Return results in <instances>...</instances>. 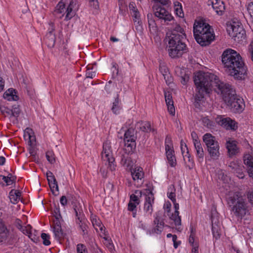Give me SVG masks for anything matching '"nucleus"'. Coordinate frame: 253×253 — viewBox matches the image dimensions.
Returning <instances> with one entry per match:
<instances>
[{"mask_svg":"<svg viewBox=\"0 0 253 253\" xmlns=\"http://www.w3.org/2000/svg\"><path fill=\"white\" fill-rule=\"evenodd\" d=\"M194 82L196 86L194 105L196 108H200L205 94L210 93L212 89L217 92L220 81L213 74L200 71L195 75Z\"/></svg>","mask_w":253,"mask_h":253,"instance_id":"f257e3e1","label":"nucleus"},{"mask_svg":"<svg viewBox=\"0 0 253 253\" xmlns=\"http://www.w3.org/2000/svg\"><path fill=\"white\" fill-rule=\"evenodd\" d=\"M221 58L222 63L228 70L229 75L237 80L245 79L247 67L239 53L231 48H227L223 52Z\"/></svg>","mask_w":253,"mask_h":253,"instance_id":"f03ea898","label":"nucleus"},{"mask_svg":"<svg viewBox=\"0 0 253 253\" xmlns=\"http://www.w3.org/2000/svg\"><path fill=\"white\" fill-rule=\"evenodd\" d=\"M218 86L217 93L222 95L224 101L230 109L235 112H242L245 106L243 99L237 96L231 86L222 82Z\"/></svg>","mask_w":253,"mask_h":253,"instance_id":"7ed1b4c3","label":"nucleus"},{"mask_svg":"<svg viewBox=\"0 0 253 253\" xmlns=\"http://www.w3.org/2000/svg\"><path fill=\"white\" fill-rule=\"evenodd\" d=\"M186 35L181 36L172 35V37L166 36L165 40L168 42L167 46L169 56L172 58H177L188 51L185 44Z\"/></svg>","mask_w":253,"mask_h":253,"instance_id":"20e7f679","label":"nucleus"},{"mask_svg":"<svg viewBox=\"0 0 253 253\" xmlns=\"http://www.w3.org/2000/svg\"><path fill=\"white\" fill-rule=\"evenodd\" d=\"M227 203L234 214L238 218L242 219L246 214V204L243 197L236 193L229 195Z\"/></svg>","mask_w":253,"mask_h":253,"instance_id":"39448f33","label":"nucleus"},{"mask_svg":"<svg viewBox=\"0 0 253 253\" xmlns=\"http://www.w3.org/2000/svg\"><path fill=\"white\" fill-rule=\"evenodd\" d=\"M203 140L211 158L217 160L220 156L219 145L215 137L211 133H207L203 136Z\"/></svg>","mask_w":253,"mask_h":253,"instance_id":"423d86ee","label":"nucleus"},{"mask_svg":"<svg viewBox=\"0 0 253 253\" xmlns=\"http://www.w3.org/2000/svg\"><path fill=\"white\" fill-rule=\"evenodd\" d=\"M227 31L230 37L237 43L246 42V31L241 24L233 22L228 26Z\"/></svg>","mask_w":253,"mask_h":253,"instance_id":"0eeeda50","label":"nucleus"},{"mask_svg":"<svg viewBox=\"0 0 253 253\" xmlns=\"http://www.w3.org/2000/svg\"><path fill=\"white\" fill-rule=\"evenodd\" d=\"M102 158L104 161L108 163V168L111 171L115 169L116 165L114 164L115 158L112 157L111 151L110 143L106 142L103 144Z\"/></svg>","mask_w":253,"mask_h":253,"instance_id":"6e6552de","label":"nucleus"},{"mask_svg":"<svg viewBox=\"0 0 253 253\" xmlns=\"http://www.w3.org/2000/svg\"><path fill=\"white\" fill-rule=\"evenodd\" d=\"M152 9L154 17H157L159 19L164 20L165 22H168L173 18L171 14L165 7H162L158 3L154 4Z\"/></svg>","mask_w":253,"mask_h":253,"instance_id":"1a4fd4ad","label":"nucleus"},{"mask_svg":"<svg viewBox=\"0 0 253 253\" xmlns=\"http://www.w3.org/2000/svg\"><path fill=\"white\" fill-rule=\"evenodd\" d=\"M194 38L196 42L201 46H207L214 39V35L211 32H208L200 35L196 34Z\"/></svg>","mask_w":253,"mask_h":253,"instance_id":"9d476101","label":"nucleus"},{"mask_svg":"<svg viewBox=\"0 0 253 253\" xmlns=\"http://www.w3.org/2000/svg\"><path fill=\"white\" fill-rule=\"evenodd\" d=\"M9 232L4 225L0 222V243H7L9 244H12L15 241L11 235L9 237Z\"/></svg>","mask_w":253,"mask_h":253,"instance_id":"9b49d317","label":"nucleus"},{"mask_svg":"<svg viewBox=\"0 0 253 253\" xmlns=\"http://www.w3.org/2000/svg\"><path fill=\"white\" fill-rule=\"evenodd\" d=\"M153 222L155 225H156V226L151 231L148 230L147 233L149 234L152 233L161 234L163 230L165 223L160 212L156 213Z\"/></svg>","mask_w":253,"mask_h":253,"instance_id":"f8f14e48","label":"nucleus"},{"mask_svg":"<svg viewBox=\"0 0 253 253\" xmlns=\"http://www.w3.org/2000/svg\"><path fill=\"white\" fill-rule=\"evenodd\" d=\"M49 25L50 28L49 29V31L45 36L44 41L47 46L51 48L54 46L56 37L55 34L53 33L55 30L53 23L51 22L49 23Z\"/></svg>","mask_w":253,"mask_h":253,"instance_id":"ddd939ff","label":"nucleus"},{"mask_svg":"<svg viewBox=\"0 0 253 253\" xmlns=\"http://www.w3.org/2000/svg\"><path fill=\"white\" fill-rule=\"evenodd\" d=\"M226 147L230 157L236 155L239 152V148L237 146V142L231 138H229L226 141Z\"/></svg>","mask_w":253,"mask_h":253,"instance_id":"4468645a","label":"nucleus"},{"mask_svg":"<svg viewBox=\"0 0 253 253\" xmlns=\"http://www.w3.org/2000/svg\"><path fill=\"white\" fill-rule=\"evenodd\" d=\"M146 190L148 195H146L144 209L146 212H148L150 214H151L153 211L152 203L154 202V197L152 191L149 189H146Z\"/></svg>","mask_w":253,"mask_h":253,"instance_id":"2eb2a0df","label":"nucleus"},{"mask_svg":"<svg viewBox=\"0 0 253 253\" xmlns=\"http://www.w3.org/2000/svg\"><path fill=\"white\" fill-rule=\"evenodd\" d=\"M219 124L227 129L236 130L238 128L237 123L229 118H223L219 121Z\"/></svg>","mask_w":253,"mask_h":253,"instance_id":"dca6fc26","label":"nucleus"},{"mask_svg":"<svg viewBox=\"0 0 253 253\" xmlns=\"http://www.w3.org/2000/svg\"><path fill=\"white\" fill-rule=\"evenodd\" d=\"M211 31L210 26L205 23H198L197 25H194L193 27V33L194 36H196V34L198 35H202L203 33Z\"/></svg>","mask_w":253,"mask_h":253,"instance_id":"f3484780","label":"nucleus"},{"mask_svg":"<svg viewBox=\"0 0 253 253\" xmlns=\"http://www.w3.org/2000/svg\"><path fill=\"white\" fill-rule=\"evenodd\" d=\"M244 162L247 166L249 175L253 178V156L250 154L245 155L244 157Z\"/></svg>","mask_w":253,"mask_h":253,"instance_id":"a211bd4d","label":"nucleus"},{"mask_svg":"<svg viewBox=\"0 0 253 253\" xmlns=\"http://www.w3.org/2000/svg\"><path fill=\"white\" fill-rule=\"evenodd\" d=\"M212 8L219 15H222L224 13L225 6L224 2L220 0H213L211 1Z\"/></svg>","mask_w":253,"mask_h":253,"instance_id":"6ab92c4d","label":"nucleus"},{"mask_svg":"<svg viewBox=\"0 0 253 253\" xmlns=\"http://www.w3.org/2000/svg\"><path fill=\"white\" fill-rule=\"evenodd\" d=\"M175 209L174 212L169 217L170 219L173 220L175 226H179L181 224V217L179 215V204L175 202H172Z\"/></svg>","mask_w":253,"mask_h":253,"instance_id":"aec40b11","label":"nucleus"},{"mask_svg":"<svg viewBox=\"0 0 253 253\" xmlns=\"http://www.w3.org/2000/svg\"><path fill=\"white\" fill-rule=\"evenodd\" d=\"M131 175L133 180L135 181L141 180L144 177V173L143 171V169L140 167H135L131 169Z\"/></svg>","mask_w":253,"mask_h":253,"instance_id":"412c9836","label":"nucleus"},{"mask_svg":"<svg viewBox=\"0 0 253 253\" xmlns=\"http://www.w3.org/2000/svg\"><path fill=\"white\" fill-rule=\"evenodd\" d=\"M77 0H71L66 10V15L64 20L68 21L73 17L75 14L73 9L75 7L77 3Z\"/></svg>","mask_w":253,"mask_h":253,"instance_id":"4be33fe9","label":"nucleus"},{"mask_svg":"<svg viewBox=\"0 0 253 253\" xmlns=\"http://www.w3.org/2000/svg\"><path fill=\"white\" fill-rule=\"evenodd\" d=\"M165 97L169 112L170 114L174 115L175 114V108L173 106L171 94L169 92H165Z\"/></svg>","mask_w":253,"mask_h":253,"instance_id":"5701e85b","label":"nucleus"},{"mask_svg":"<svg viewBox=\"0 0 253 253\" xmlns=\"http://www.w3.org/2000/svg\"><path fill=\"white\" fill-rule=\"evenodd\" d=\"M17 92L15 89L10 88L3 93V97L4 99H6L8 101H17L19 98L16 94Z\"/></svg>","mask_w":253,"mask_h":253,"instance_id":"b1692460","label":"nucleus"},{"mask_svg":"<svg viewBox=\"0 0 253 253\" xmlns=\"http://www.w3.org/2000/svg\"><path fill=\"white\" fill-rule=\"evenodd\" d=\"M194 147L196 151V156L199 162L202 161L204 157V152L201 143L199 140H194Z\"/></svg>","mask_w":253,"mask_h":253,"instance_id":"393cba45","label":"nucleus"},{"mask_svg":"<svg viewBox=\"0 0 253 253\" xmlns=\"http://www.w3.org/2000/svg\"><path fill=\"white\" fill-rule=\"evenodd\" d=\"M211 223H212V232L213 237L215 239L220 238V229L218 225V222H217V219H215L213 216H211Z\"/></svg>","mask_w":253,"mask_h":253,"instance_id":"a878e982","label":"nucleus"},{"mask_svg":"<svg viewBox=\"0 0 253 253\" xmlns=\"http://www.w3.org/2000/svg\"><path fill=\"white\" fill-rule=\"evenodd\" d=\"M184 147L186 148L187 152L184 154V152L182 153L183 157L184 160L187 166L190 169H193L194 166V161L191 158V156L189 153L188 149L186 144L184 143Z\"/></svg>","mask_w":253,"mask_h":253,"instance_id":"bb28decb","label":"nucleus"},{"mask_svg":"<svg viewBox=\"0 0 253 253\" xmlns=\"http://www.w3.org/2000/svg\"><path fill=\"white\" fill-rule=\"evenodd\" d=\"M137 125H139V129L144 132L148 133L155 131L154 129L151 128L150 122L141 121L137 123Z\"/></svg>","mask_w":253,"mask_h":253,"instance_id":"cd10ccee","label":"nucleus"},{"mask_svg":"<svg viewBox=\"0 0 253 253\" xmlns=\"http://www.w3.org/2000/svg\"><path fill=\"white\" fill-rule=\"evenodd\" d=\"M74 210L76 214V220H82V219L85 218L82 206L80 204H75L74 205Z\"/></svg>","mask_w":253,"mask_h":253,"instance_id":"c85d7f7f","label":"nucleus"},{"mask_svg":"<svg viewBox=\"0 0 253 253\" xmlns=\"http://www.w3.org/2000/svg\"><path fill=\"white\" fill-rule=\"evenodd\" d=\"M66 10L65 2L61 0L58 2L55 8L54 15L57 16L58 14H62L61 16H59L60 18H61L64 16L65 13H66Z\"/></svg>","mask_w":253,"mask_h":253,"instance_id":"c756f323","label":"nucleus"},{"mask_svg":"<svg viewBox=\"0 0 253 253\" xmlns=\"http://www.w3.org/2000/svg\"><path fill=\"white\" fill-rule=\"evenodd\" d=\"M21 192L19 190L12 189L9 192V199L11 202L15 204L20 200L21 197Z\"/></svg>","mask_w":253,"mask_h":253,"instance_id":"7c9ffc66","label":"nucleus"},{"mask_svg":"<svg viewBox=\"0 0 253 253\" xmlns=\"http://www.w3.org/2000/svg\"><path fill=\"white\" fill-rule=\"evenodd\" d=\"M181 36L182 35H186L183 29L179 25H176V26L170 32H168L166 34V36L172 37V35Z\"/></svg>","mask_w":253,"mask_h":253,"instance_id":"2f4dec72","label":"nucleus"},{"mask_svg":"<svg viewBox=\"0 0 253 253\" xmlns=\"http://www.w3.org/2000/svg\"><path fill=\"white\" fill-rule=\"evenodd\" d=\"M87 220L85 218L83 219L80 220H76V222L77 224L79 225L80 228L82 230L83 235H85L88 234L87 231V225L86 224Z\"/></svg>","mask_w":253,"mask_h":253,"instance_id":"473e14b6","label":"nucleus"},{"mask_svg":"<svg viewBox=\"0 0 253 253\" xmlns=\"http://www.w3.org/2000/svg\"><path fill=\"white\" fill-rule=\"evenodd\" d=\"M121 101L119 99V94L117 93L115 97V101L113 103V106L111 108L112 112L116 114L119 113V111L121 109Z\"/></svg>","mask_w":253,"mask_h":253,"instance_id":"72a5a7b5","label":"nucleus"},{"mask_svg":"<svg viewBox=\"0 0 253 253\" xmlns=\"http://www.w3.org/2000/svg\"><path fill=\"white\" fill-rule=\"evenodd\" d=\"M134 129L132 128H129L125 132L124 134V140H135L136 136H134Z\"/></svg>","mask_w":253,"mask_h":253,"instance_id":"f704fd0d","label":"nucleus"},{"mask_svg":"<svg viewBox=\"0 0 253 253\" xmlns=\"http://www.w3.org/2000/svg\"><path fill=\"white\" fill-rule=\"evenodd\" d=\"M53 232L55 238L56 239L59 240L63 237V232L61 226H59L58 225L56 226H54Z\"/></svg>","mask_w":253,"mask_h":253,"instance_id":"c9c22d12","label":"nucleus"},{"mask_svg":"<svg viewBox=\"0 0 253 253\" xmlns=\"http://www.w3.org/2000/svg\"><path fill=\"white\" fill-rule=\"evenodd\" d=\"M0 177H2V179L6 183L7 185H9L15 182L16 179V176L12 175L11 173L8 174L7 176L0 175Z\"/></svg>","mask_w":253,"mask_h":253,"instance_id":"e433bc0d","label":"nucleus"},{"mask_svg":"<svg viewBox=\"0 0 253 253\" xmlns=\"http://www.w3.org/2000/svg\"><path fill=\"white\" fill-rule=\"evenodd\" d=\"M91 222L94 228L99 227L100 230L102 231L103 230L104 226L102 225L101 221L99 219H97L96 217L91 218Z\"/></svg>","mask_w":253,"mask_h":253,"instance_id":"4c0bfd02","label":"nucleus"},{"mask_svg":"<svg viewBox=\"0 0 253 253\" xmlns=\"http://www.w3.org/2000/svg\"><path fill=\"white\" fill-rule=\"evenodd\" d=\"M20 112L21 111L19 108V105L18 104H15L12 106V108L11 109V116L17 118L19 116Z\"/></svg>","mask_w":253,"mask_h":253,"instance_id":"58836bf2","label":"nucleus"},{"mask_svg":"<svg viewBox=\"0 0 253 253\" xmlns=\"http://www.w3.org/2000/svg\"><path fill=\"white\" fill-rule=\"evenodd\" d=\"M115 86H117V84L111 81H109L105 86V90L108 94L111 93Z\"/></svg>","mask_w":253,"mask_h":253,"instance_id":"ea45409f","label":"nucleus"},{"mask_svg":"<svg viewBox=\"0 0 253 253\" xmlns=\"http://www.w3.org/2000/svg\"><path fill=\"white\" fill-rule=\"evenodd\" d=\"M46 158L47 161L51 164L55 162V155L52 151H48L46 152Z\"/></svg>","mask_w":253,"mask_h":253,"instance_id":"a19ab883","label":"nucleus"},{"mask_svg":"<svg viewBox=\"0 0 253 253\" xmlns=\"http://www.w3.org/2000/svg\"><path fill=\"white\" fill-rule=\"evenodd\" d=\"M130 158L128 157L127 155H123L122 156V159H121V164L123 166H126L127 167H129L130 166Z\"/></svg>","mask_w":253,"mask_h":253,"instance_id":"79ce46f5","label":"nucleus"},{"mask_svg":"<svg viewBox=\"0 0 253 253\" xmlns=\"http://www.w3.org/2000/svg\"><path fill=\"white\" fill-rule=\"evenodd\" d=\"M147 19L148 24L149 26H152V27H156V23L155 20L154 18V15L152 13H149L147 14Z\"/></svg>","mask_w":253,"mask_h":253,"instance_id":"37998d69","label":"nucleus"},{"mask_svg":"<svg viewBox=\"0 0 253 253\" xmlns=\"http://www.w3.org/2000/svg\"><path fill=\"white\" fill-rule=\"evenodd\" d=\"M202 122L205 126L208 128H212L214 125L213 122L211 121L207 117H204L202 119Z\"/></svg>","mask_w":253,"mask_h":253,"instance_id":"c03bdc74","label":"nucleus"},{"mask_svg":"<svg viewBox=\"0 0 253 253\" xmlns=\"http://www.w3.org/2000/svg\"><path fill=\"white\" fill-rule=\"evenodd\" d=\"M93 69V66L88 65L87 66V71L86 73V77L87 78L92 79L95 76V72L90 71V70Z\"/></svg>","mask_w":253,"mask_h":253,"instance_id":"a18cd8bd","label":"nucleus"},{"mask_svg":"<svg viewBox=\"0 0 253 253\" xmlns=\"http://www.w3.org/2000/svg\"><path fill=\"white\" fill-rule=\"evenodd\" d=\"M241 165H239L236 162L233 161L231 162L228 165L229 170H230L232 172L236 171L237 168H239Z\"/></svg>","mask_w":253,"mask_h":253,"instance_id":"49530a36","label":"nucleus"},{"mask_svg":"<svg viewBox=\"0 0 253 253\" xmlns=\"http://www.w3.org/2000/svg\"><path fill=\"white\" fill-rule=\"evenodd\" d=\"M41 238L43 240V244L45 246H48L50 244L49 241V235L47 234L43 233L41 234Z\"/></svg>","mask_w":253,"mask_h":253,"instance_id":"de8ad7c7","label":"nucleus"},{"mask_svg":"<svg viewBox=\"0 0 253 253\" xmlns=\"http://www.w3.org/2000/svg\"><path fill=\"white\" fill-rule=\"evenodd\" d=\"M181 76L180 77V82L183 84H186L188 82L189 77L188 74L185 72L183 73L182 71L180 72Z\"/></svg>","mask_w":253,"mask_h":253,"instance_id":"09e8293b","label":"nucleus"},{"mask_svg":"<svg viewBox=\"0 0 253 253\" xmlns=\"http://www.w3.org/2000/svg\"><path fill=\"white\" fill-rule=\"evenodd\" d=\"M242 166H240L237 168L236 171H234L233 173H235L237 177L239 178L242 179L244 177L245 174L243 171Z\"/></svg>","mask_w":253,"mask_h":253,"instance_id":"8fccbe9b","label":"nucleus"},{"mask_svg":"<svg viewBox=\"0 0 253 253\" xmlns=\"http://www.w3.org/2000/svg\"><path fill=\"white\" fill-rule=\"evenodd\" d=\"M124 142L125 145L127 147H130L131 150L135 147L136 143L135 140H129L127 139V140H124Z\"/></svg>","mask_w":253,"mask_h":253,"instance_id":"3c124183","label":"nucleus"},{"mask_svg":"<svg viewBox=\"0 0 253 253\" xmlns=\"http://www.w3.org/2000/svg\"><path fill=\"white\" fill-rule=\"evenodd\" d=\"M167 160L170 166L174 167L176 165V160L174 155L167 157Z\"/></svg>","mask_w":253,"mask_h":253,"instance_id":"603ef678","label":"nucleus"},{"mask_svg":"<svg viewBox=\"0 0 253 253\" xmlns=\"http://www.w3.org/2000/svg\"><path fill=\"white\" fill-rule=\"evenodd\" d=\"M163 77L164 78L166 84L168 85H170L172 83H173V78L169 73H167V74H165V76H164Z\"/></svg>","mask_w":253,"mask_h":253,"instance_id":"864d4df0","label":"nucleus"},{"mask_svg":"<svg viewBox=\"0 0 253 253\" xmlns=\"http://www.w3.org/2000/svg\"><path fill=\"white\" fill-rule=\"evenodd\" d=\"M77 253H87V250L85 246L81 244H79L77 247Z\"/></svg>","mask_w":253,"mask_h":253,"instance_id":"5fc2aeb1","label":"nucleus"},{"mask_svg":"<svg viewBox=\"0 0 253 253\" xmlns=\"http://www.w3.org/2000/svg\"><path fill=\"white\" fill-rule=\"evenodd\" d=\"M53 215L55 217L56 219H62V216L60 211V209L59 206L56 207L55 206L54 211H53Z\"/></svg>","mask_w":253,"mask_h":253,"instance_id":"6e6d98bb","label":"nucleus"},{"mask_svg":"<svg viewBox=\"0 0 253 253\" xmlns=\"http://www.w3.org/2000/svg\"><path fill=\"white\" fill-rule=\"evenodd\" d=\"M154 4L158 3L161 5L167 6L170 3V0H153Z\"/></svg>","mask_w":253,"mask_h":253,"instance_id":"4d7b16f0","label":"nucleus"},{"mask_svg":"<svg viewBox=\"0 0 253 253\" xmlns=\"http://www.w3.org/2000/svg\"><path fill=\"white\" fill-rule=\"evenodd\" d=\"M170 147H173V145L171 142V138L168 136H167L165 140V148H167L168 150H169V149Z\"/></svg>","mask_w":253,"mask_h":253,"instance_id":"13d9d810","label":"nucleus"},{"mask_svg":"<svg viewBox=\"0 0 253 253\" xmlns=\"http://www.w3.org/2000/svg\"><path fill=\"white\" fill-rule=\"evenodd\" d=\"M89 5L94 9L99 8V2L98 0H88Z\"/></svg>","mask_w":253,"mask_h":253,"instance_id":"bf43d9fd","label":"nucleus"},{"mask_svg":"<svg viewBox=\"0 0 253 253\" xmlns=\"http://www.w3.org/2000/svg\"><path fill=\"white\" fill-rule=\"evenodd\" d=\"M113 76H117L119 73L118 66L116 63H113L112 64Z\"/></svg>","mask_w":253,"mask_h":253,"instance_id":"052dcab7","label":"nucleus"},{"mask_svg":"<svg viewBox=\"0 0 253 253\" xmlns=\"http://www.w3.org/2000/svg\"><path fill=\"white\" fill-rule=\"evenodd\" d=\"M128 7L129 10L131 11L132 13H137V11H138V9L136 8L135 3L134 2H130L129 4Z\"/></svg>","mask_w":253,"mask_h":253,"instance_id":"680f3d73","label":"nucleus"},{"mask_svg":"<svg viewBox=\"0 0 253 253\" xmlns=\"http://www.w3.org/2000/svg\"><path fill=\"white\" fill-rule=\"evenodd\" d=\"M176 14L179 17H182L184 16V13L182 10V6L177 7L175 8Z\"/></svg>","mask_w":253,"mask_h":253,"instance_id":"e2e57ef3","label":"nucleus"},{"mask_svg":"<svg viewBox=\"0 0 253 253\" xmlns=\"http://www.w3.org/2000/svg\"><path fill=\"white\" fill-rule=\"evenodd\" d=\"M159 70L161 73L163 75V76H165V74H167V73H169V70L167 67L164 65H160L159 67Z\"/></svg>","mask_w":253,"mask_h":253,"instance_id":"0e129e2a","label":"nucleus"},{"mask_svg":"<svg viewBox=\"0 0 253 253\" xmlns=\"http://www.w3.org/2000/svg\"><path fill=\"white\" fill-rule=\"evenodd\" d=\"M129 202L136 203V204L138 205L140 203L139 199L137 197H136L135 195H134L133 194L130 195V200Z\"/></svg>","mask_w":253,"mask_h":253,"instance_id":"69168bd1","label":"nucleus"},{"mask_svg":"<svg viewBox=\"0 0 253 253\" xmlns=\"http://www.w3.org/2000/svg\"><path fill=\"white\" fill-rule=\"evenodd\" d=\"M29 148L28 149L30 154L31 156H34L35 154H36V145H29Z\"/></svg>","mask_w":253,"mask_h":253,"instance_id":"338daca9","label":"nucleus"},{"mask_svg":"<svg viewBox=\"0 0 253 253\" xmlns=\"http://www.w3.org/2000/svg\"><path fill=\"white\" fill-rule=\"evenodd\" d=\"M136 205H138L136 203L129 202L128 204V210L129 211H133L136 207Z\"/></svg>","mask_w":253,"mask_h":253,"instance_id":"774afa93","label":"nucleus"}]
</instances>
